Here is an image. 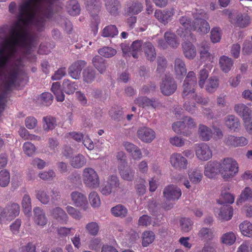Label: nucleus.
Instances as JSON below:
<instances>
[{
  "instance_id": "obj_1",
  "label": "nucleus",
  "mask_w": 252,
  "mask_h": 252,
  "mask_svg": "<svg viewBox=\"0 0 252 252\" xmlns=\"http://www.w3.org/2000/svg\"><path fill=\"white\" fill-rule=\"evenodd\" d=\"M21 72V68H0V78L3 79V88L0 89V114L5 108L7 92L15 86Z\"/></svg>"
},
{
  "instance_id": "obj_2",
  "label": "nucleus",
  "mask_w": 252,
  "mask_h": 252,
  "mask_svg": "<svg viewBox=\"0 0 252 252\" xmlns=\"http://www.w3.org/2000/svg\"><path fill=\"white\" fill-rule=\"evenodd\" d=\"M238 164L236 161L230 158H224L221 161L220 172L225 181L232 178L238 172Z\"/></svg>"
},
{
  "instance_id": "obj_3",
  "label": "nucleus",
  "mask_w": 252,
  "mask_h": 252,
  "mask_svg": "<svg viewBox=\"0 0 252 252\" xmlns=\"http://www.w3.org/2000/svg\"><path fill=\"white\" fill-rule=\"evenodd\" d=\"M84 184L90 188H95L99 185V178L97 172L92 168H85L83 171Z\"/></svg>"
},
{
  "instance_id": "obj_4",
  "label": "nucleus",
  "mask_w": 252,
  "mask_h": 252,
  "mask_svg": "<svg viewBox=\"0 0 252 252\" xmlns=\"http://www.w3.org/2000/svg\"><path fill=\"white\" fill-rule=\"evenodd\" d=\"M179 22L181 26L177 30V34L180 37L185 38L189 34L191 35L190 32L194 31V29L195 28L194 21H192L191 19L187 16H183L179 18Z\"/></svg>"
},
{
  "instance_id": "obj_5",
  "label": "nucleus",
  "mask_w": 252,
  "mask_h": 252,
  "mask_svg": "<svg viewBox=\"0 0 252 252\" xmlns=\"http://www.w3.org/2000/svg\"><path fill=\"white\" fill-rule=\"evenodd\" d=\"M177 89V84L174 79L170 76L165 75L160 84V90L162 94L169 96L173 94Z\"/></svg>"
},
{
  "instance_id": "obj_6",
  "label": "nucleus",
  "mask_w": 252,
  "mask_h": 252,
  "mask_svg": "<svg viewBox=\"0 0 252 252\" xmlns=\"http://www.w3.org/2000/svg\"><path fill=\"white\" fill-rule=\"evenodd\" d=\"M195 151L197 158L202 161L208 160L212 157V151L206 143L196 144Z\"/></svg>"
},
{
  "instance_id": "obj_7",
  "label": "nucleus",
  "mask_w": 252,
  "mask_h": 252,
  "mask_svg": "<svg viewBox=\"0 0 252 252\" xmlns=\"http://www.w3.org/2000/svg\"><path fill=\"white\" fill-rule=\"evenodd\" d=\"M86 64L87 63L83 60H78L75 62L68 67L69 75L74 79H79L81 76V71Z\"/></svg>"
},
{
  "instance_id": "obj_8",
  "label": "nucleus",
  "mask_w": 252,
  "mask_h": 252,
  "mask_svg": "<svg viewBox=\"0 0 252 252\" xmlns=\"http://www.w3.org/2000/svg\"><path fill=\"white\" fill-rule=\"evenodd\" d=\"M137 136L142 142L149 143L155 138L156 133L150 128L141 127L138 129Z\"/></svg>"
},
{
  "instance_id": "obj_9",
  "label": "nucleus",
  "mask_w": 252,
  "mask_h": 252,
  "mask_svg": "<svg viewBox=\"0 0 252 252\" xmlns=\"http://www.w3.org/2000/svg\"><path fill=\"white\" fill-rule=\"evenodd\" d=\"M181 194L180 189L174 185L168 186L163 190L164 197L168 200H178Z\"/></svg>"
},
{
  "instance_id": "obj_10",
  "label": "nucleus",
  "mask_w": 252,
  "mask_h": 252,
  "mask_svg": "<svg viewBox=\"0 0 252 252\" xmlns=\"http://www.w3.org/2000/svg\"><path fill=\"white\" fill-rule=\"evenodd\" d=\"M172 166L177 169H185L187 167L188 161L180 154H173L170 158Z\"/></svg>"
},
{
  "instance_id": "obj_11",
  "label": "nucleus",
  "mask_w": 252,
  "mask_h": 252,
  "mask_svg": "<svg viewBox=\"0 0 252 252\" xmlns=\"http://www.w3.org/2000/svg\"><path fill=\"white\" fill-rule=\"evenodd\" d=\"M118 169L121 177L126 181H132L135 178V170L127 164L118 165Z\"/></svg>"
},
{
  "instance_id": "obj_12",
  "label": "nucleus",
  "mask_w": 252,
  "mask_h": 252,
  "mask_svg": "<svg viewBox=\"0 0 252 252\" xmlns=\"http://www.w3.org/2000/svg\"><path fill=\"white\" fill-rule=\"evenodd\" d=\"M175 9L173 7L167 8L161 11L160 10H157L155 12V17L161 23L165 24L174 15Z\"/></svg>"
},
{
  "instance_id": "obj_13",
  "label": "nucleus",
  "mask_w": 252,
  "mask_h": 252,
  "mask_svg": "<svg viewBox=\"0 0 252 252\" xmlns=\"http://www.w3.org/2000/svg\"><path fill=\"white\" fill-rule=\"evenodd\" d=\"M225 126L230 130L237 132L240 130V122L239 119L234 115H228L224 119Z\"/></svg>"
},
{
  "instance_id": "obj_14",
  "label": "nucleus",
  "mask_w": 252,
  "mask_h": 252,
  "mask_svg": "<svg viewBox=\"0 0 252 252\" xmlns=\"http://www.w3.org/2000/svg\"><path fill=\"white\" fill-rule=\"evenodd\" d=\"M220 169V162L216 161L209 162L205 167L204 175L209 178L215 177Z\"/></svg>"
},
{
  "instance_id": "obj_15",
  "label": "nucleus",
  "mask_w": 252,
  "mask_h": 252,
  "mask_svg": "<svg viewBox=\"0 0 252 252\" xmlns=\"http://www.w3.org/2000/svg\"><path fill=\"white\" fill-rule=\"evenodd\" d=\"M105 6L108 12L111 15L116 16L119 14L121 5L119 0H103Z\"/></svg>"
},
{
  "instance_id": "obj_16",
  "label": "nucleus",
  "mask_w": 252,
  "mask_h": 252,
  "mask_svg": "<svg viewBox=\"0 0 252 252\" xmlns=\"http://www.w3.org/2000/svg\"><path fill=\"white\" fill-rule=\"evenodd\" d=\"M94 66L100 74H104L108 66L107 61L100 56L96 55L92 59Z\"/></svg>"
},
{
  "instance_id": "obj_17",
  "label": "nucleus",
  "mask_w": 252,
  "mask_h": 252,
  "mask_svg": "<svg viewBox=\"0 0 252 252\" xmlns=\"http://www.w3.org/2000/svg\"><path fill=\"white\" fill-rule=\"evenodd\" d=\"M183 54L189 60H192L196 55L195 46L190 42H184L182 44Z\"/></svg>"
},
{
  "instance_id": "obj_18",
  "label": "nucleus",
  "mask_w": 252,
  "mask_h": 252,
  "mask_svg": "<svg viewBox=\"0 0 252 252\" xmlns=\"http://www.w3.org/2000/svg\"><path fill=\"white\" fill-rule=\"evenodd\" d=\"M70 195L73 204L76 207H84L87 204V197L82 193L75 191H73Z\"/></svg>"
},
{
  "instance_id": "obj_19",
  "label": "nucleus",
  "mask_w": 252,
  "mask_h": 252,
  "mask_svg": "<svg viewBox=\"0 0 252 252\" xmlns=\"http://www.w3.org/2000/svg\"><path fill=\"white\" fill-rule=\"evenodd\" d=\"M142 51L144 53L146 59L150 62H153L156 57L155 48L152 43L149 41L144 42Z\"/></svg>"
},
{
  "instance_id": "obj_20",
  "label": "nucleus",
  "mask_w": 252,
  "mask_h": 252,
  "mask_svg": "<svg viewBox=\"0 0 252 252\" xmlns=\"http://www.w3.org/2000/svg\"><path fill=\"white\" fill-rule=\"evenodd\" d=\"M53 217L59 222L66 224L68 221V216L65 211L60 207L54 208L51 212Z\"/></svg>"
},
{
  "instance_id": "obj_21",
  "label": "nucleus",
  "mask_w": 252,
  "mask_h": 252,
  "mask_svg": "<svg viewBox=\"0 0 252 252\" xmlns=\"http://www.w3.org/2000/svg\"><path fill=\"white\" fill-rule=\"evenodd\" d=\"M86 8L92 16H97L101 7L99 0H86Z\"/></svg>"
},
{
  "instance_id": "obj_22",
  "label": "nucleus",
  "mask_w": 252,
  "mask_h": 252,
  "mask_svg": "<svg viewBox=\"0 0 252 252\" xmlns=\"http://www.w3.org/2000/svg\"><path fill=\"white\" fill-rule=\"evenodd\" d=\"M233 215V209L228 204L223 205L220 209L218 217L222 220H230Z\"/></svg>"
},
{
  "instance_id": "obj_23",
  "label": "nucleus",
  "mask_w": 252,
  "mask_h": 252,
  "mask_svg": "<svg viewBox=\"0 0 252 252\" xmlns=\"http://www.w3.org/2000/svg\"><path fill=\"white\" fill-rule=\"evenodd\" d=\"M174 69L177 78H181L187 73V69L183 60L176 58L174 62Z\"/></svg>"
},
{
  "instance_id": "obj_24",
  "label": "nucleus",
  "mask_w": 252,
  "mask_h": 252,
  "mask_svg": "<svg viewBox=\"0 0 252 252\" xmlns=\"http://www.w3.org/2000/svg\"><path fill=\"white\" fill-rule=\"evenodd\" d=\"M34 218L36 223L39 225H44L47 222L45 212L40 208L36 207L33 209Z\"/></svg>"
},
{
  "instance_id": "obj_25",
  "label": "nucleus",
  "mask_w": 252,
  "mask_h": 252,
  "mask_svg": "<svg viewBox=\"0 0 252 252\" xmlns=\"http://www.w3.org/2000/svg\"><path fill=\"white\" fill-rule=\"evenodd\" d=\"M137 103L142 107H151L156 108L159 105V102L156 99H149L147 97H140L136 100Z\"/></svg>"
},
{
  "instance_id": "obj_26",
  "label": "nucleus",
  "mask_w": 252,
  "mask_h": 252,
  "mask_svg": "<svg viewBox=\"0 0 252 252\" xmlns=\"http://www.w3.org/2000/svg\"><path fill=\"white\" fill-rule=\"evenodd\" d=\"M65 7L67 13L71 16H76L80 12V7L76 0H69Z\"/></svg>"
},
{
  "instance_id": "obj_27",
  "label": "nucleus",
  "mask_w": 252,
  "mask_h": 252,
  "mask_svg": "<svg viewBox=\"0 0 252 252\" xmlns=\"http://www.w3.org/2000/svg\"><path fill=\"white\" fill-rule=\"evenodd\" d=\"M234 110L237 114L242 116L243 121L251 118V110L244 104H239L234 107Z\"/></svg>"
},
{
  "instance_id": "obj_28",
  "label": "nucleus",
  "mask_w": 252,
  "mask_h": 252,
  "mask_svg": "<svg viewBox=\"0 0 252 252\" xmlns=\"http://www.w3.org/2000/svg\"><path fill=\"white\" fill-rule=\"evenodd\" d=\"M219 63L221 69L225 73L228 72L233 65L232 60L225 56H222L219 60Z\"/></svg>"
},
{
  "instance_id": "obj_29",
  "label": "nucleus",
  "mask_w": 252,
  "mask_h": 252,
  "mask_svg": "<svg viewBox=\"0 0 252 252\" xmlns=\"http://www.w3.org/2000/svg\"><path fill=\"white\" fill-rule=\"evenodd\" d=\"M96 73L92 67H88L82 72L83 80L87 84L92 83L95 79Z\"/></svg>"
},
{
  "instance_id": "obj_30",
  "label": "nucleus",
  "mask_w": 252,
  "mask_h": 252,
  "mask_svg": "<svg viewBox=\"0 0 252 252\" xmlns=\"http://www.w3.org/2000/svg\"><path fill=\"white\" fill-rule=\"evenodd\" d=\"M250 17L247 15L239 13L235 16L234 23L240 28H245L250 24Z\"/></svg>"
},
{
  "instance_id": "obj_31",
  "label": "nucleus",
  "mask_w": 252,
  "mask_h": 252,
  "mask_svg": "<svg viewBox=\"0 0 252 252\" xmlns=\"http://www.w3.org/2000/svg\"><path fill=\"white\" fill-rule=\"evenodd\" d=\"M57 126L55 118L51 116H47L43 118V128L44 130L48 131L55 128Z\"/></svg>"
},
{
  "instance_id": "obj_32",
  "label": "nucleus",
  "mask_w": 252,
  "mask_h": 252,
  "mask_svg": "<svg viewBox=\"0 0 252 252\" xmlns=\"http://www.w3.org/2000/svg\"><path fill=\"white\" fill-rule=\"evenodd\" d=\"M8 220H12L18 216L20 212L19 205L17 203H11L5 207Z\"/></svg>"
},
{
  "instance_id": "obj_33",
  "label": "nucleus",
  "mask_w": 252,
  "mask_h": 252,
  "mask_svg": "<svg viewBox=\"0 0 252 252\" xmlns=\"http://www.w3.org/2000/svg\"><path fill=\"white\" fill-rule=\"evenodd\" d=\"M164 37L167 43L172 48H176L179 45V42L175 33L171 32H166L164 34Z\"/></svg>"
},
{
  "instance_id": "obj_34",
  "label": "nucleus",
  "mask_w": 252,
  "mask_h": 252,
  "mask_svg": "<svg viewBox=\"0 0 252 252\" xmlns=\"http://www.w3.org/2000/svg\"><path fill=\"white\" fill-rule=\"evenodd\" d=\"M198 131L200 138L203 141H208L212 137V130L205 125H200Z\"/></svg>"
},
{
  "instance_id": "obj_35",
  "label": "nucleus",
  "mask_w": 252,
  "mask_h": 252,
  "mask_svg": "<svg viewBox=\"0 0 252 252\" xmlns=\"http://www.w3.org/2000/svg\"><path fill=\"white\" fill-rule=\"evenodd\" d=\"M119 33L117 27L114 25L106 26L102 30L101 35L105 37H114Z\"/></svg>"
},
{
  "instance_id": "obj_36",
  "label": "nucleus",
  "mask_w": 252,
  "mask_h": 252,
  "mask_svg": "<svg viewBox=\"0 0 252 252\" xmlns=\"http://www.w3.org/2000/svg\"><path fill=\"white\" fill-rule=\"evenodd\" d=\"M77 85L75 82H71L68 79H64L63 83V91L68 94L74 93L77 89Z\"/></svg>"
},
{
  "instance_id": "obj_37",
  "label": "nucleus",
  "mask_w": 252,
  "mask_h": 252,
  "mask_svg": "<svg viewBox=\"0 0 252 252\" xmlns=\"http://www.w3.org/2000/svg\"><path fill=\"white\" fill-rule=\"evenodd\" d=\"M86 163V159L85 157L81 154L72 158L70 161L71 165L75 168H80L84 166Z\"/></svg>"
},
{
  "instance_id": "obj_38",
  "label": "nucleus",
  "mask_w": 252,
  "mask_h": 252,
  "mask_svg": "<svg viewBox=\"0 0 252 252\" xmlns=\"http://www.w3.org/2000/svg\"><path fill=\"white\" fill-rule=\"evenodd\" d=\"M194 25L195 28L194 29V31L203 33H207L210 31V27L206 19L198 21L197 22H194Z\"/></svg>"
},
{
  "instance_id": "obj_39",
  "label": "nucleus",
  "mask_w": 252,
  "mask_h": 252,
  "mask_svg": "<svg viewBox=\"0 0 252 252\" xmlns=\"http://www.w3.org/2000/svg\"><path fill=\"white\" fill-rule=\"evenodd\" d=\"M198 236L201 240L208 241L212 240L214 237L213 230L209 228L202 227L198 233Z\"/></svg>"
},
{
  "instance_id": "obj_40",
  "label": "nucleus",
  "mask_w": 252,
  "mask_h": 252,
  "mask_svg": "<svg viewBox=\"0 0 252 252\" xmlns=\"http://www.w3.org/2000/svg\"><path fill=\"white\" fill-rule=\"evenodd\" d=\"M239 228L243 235L252 238V224L250 221H243L239 225Z\"/></svg>"
},
{
  "instance_id": "obj_41",
  "label": "nucleus",
  "mask_w": 252,
  "mask_h": 252,
  "mask_svg": "<svg viewBox=\"0 0 252 252\" xmlns=\"http://www.w3.org/2000/svg\"><path fill=\"white\" fill-rule=\"evenodd\" d=\"M144 42L141 40H136L132 42L131 45V55L135 59L138 58V52L143 48Z\"/></svg>"
},
{
  "instance_id": "obj_42",
  "label": "nucleus",
  "mask_w": 252,
  "mask_h": 252,
  "mask_svg": "<svg viewBox=\"0 0 252 252\" xmlns=\"http://www.w3.org/2000/svg\"><path fill=\"white\" fill-rule=\"evenodd\" d=\"M22 206L25 214L28 216L31 215L32 211L31 199L28 194H25L23 196Z\"/></svg>"
},
{
  "instance_id": "obj_43",
  "label": "nucleus",
  "mask_w": 252,
  "mask_h": 252,
  "mask_svg": "<svg viewBox=\"0 0 252 252\" xmlns=\"http://www.w3.org/2000/svg\"><path fill=\"white\" fill-rule=\"evenodd\" d=\"M182 96L184 99L194 97V87L190 86V85L186 83H183Z\"/></svg>"
},
{
  "instance_id": "obj_44",
  "label": "nucleus",
  "mask_w": 252,
  "mask_h": 252,
  "mask_svg": "<svg viewBox=\"0 0 252 252\" xmlns=\"http://www.w3.org/2000/svg\"><path fill=\"white\" fill-rule=\"evenodd\" d=\"M200 59L203 61L210 60V54L209 52V46L206 42H203L201 44L199 50Z\"/></svg>"
},
{
  "instance_id": "obj_45",
  "label": "nucleus",
  "mask_w": 252,
  "mask_h": 252,
  "mask_svg": "<svg viewBox=\"0 0 252 252\" xmlns=\"http://www.w3.org/2000/svg\"><path fill=\"white\" fill-rule=\"evenodd\" d=\"M98 53L104 57L111 58L116 54L117 51L112 47L105 46L98 49Z\"/></svg>"
},
{
  "instance_id": "obj_46",
  "label": "nucleus",
  "mask_w": 252,
  "mask_h": 252,
  "mask_svg": "<svg viewBox=\"0 0 252 252\" xmlns=\"http://www.w3.org/2000/svg\"><path fill=\"white\" fill-rule=\"evenodd\" d=\"M155 239V234L151 231L143 232L142 236V246L144 247L148 246L152 243Z\"/></svg>"
},
{
  "instance_id": "obj_47",
  "label": "nucleus",
  "mask_w": 252,
  "mask_h": 252,
  "mask_svg": "<svg viewBox=\"0 0 252 252\" xmlns=\"http://www.w3.org/2000/svg\"><path fill=\"white\" fill-rule=\"evenodd\" d=\"M112 213L116 217H125L127 213V209L122 205H118L112 208Z\"/></svg>"
},
{
  "instance_id": "obj_48",
  "label": "nucleus",
  "mask_w": 252,
  "mask_h": 252,
  "mask_svg": "<svg viewBox=\"0 0 252 252\" xmlns=\"http://www.w3.org/2000/svg\"><path fill=\"white\" fill-rule=\"evenodd\" d=\"M234 201V196L228 192H222L221 197L217 202L220 204L226 205L227 204H232Z\"/></svg>"
},
{
  "instance_id": "obj_49",
  "label": "nucleus",
  "mask_w": 252,
  "mask_h": 252,
  "mask_svg": "<svg viewBox=\"0 0 252 252\" xmlns=\"http://www.w3.org/2000/svg\"><path fill=\"white\" fill-rule=\"evenodd\" d=\"M143 9V5L141 3L136 1L133 2L128 7L127 12L129 14L133 15L140 13Z\"/></svg>"
},
{
  "instance_id": "obj_50",
  "label": "nucleus",
  "mask_w": 252,
  "mask_h": 252,
  "mask_svg": "<svg viewBox=\"0 0 252 252\" xmlns=\"http://www.w3.org/2000/svg\"><path fill=\"white\" fill-rule=\"evenodd\" d=\"M252 198V190L249 187H246L243 190L237 201V203H241Z\"/></svg>"
},
{
  "instance_id": "obj_51",
  "label": "nucleus",
  "mask_w": 252,
  "mask_h": 252,
  "mask_svg": "<svg viewBox=\"0 0 252 252\" xmlns=\"http://www.w3.org/2000/svg\"><path fill=\"white\" fill-rule=\"evenodd\" d=\"M219 86V80L216 77H210L206 86V91L209 93H213Z\"/></svg>"
},
{
  "instance_id": "obj_52",
  "label": "nucleus",
  "mask_w": 252,
  "mask_h": 252,
  "mask_svg": "<svg viewBox=\"0 0 252 252\" xmlns=\"http://www.w3.org/2000/svg\"><path fill=\"white\" fill-rule=\"evenodd\" d=\"M106 183L113 189L114 192L119 188L120 185L119 177L114 175L109 176Z\"/></svg>"
},
{
  "instance_id": "obj_53",
  "label": "nucleus",
  "mask_w": 252,
  "mask_h": 252,
  "mask_svg": "<svg viewBox=\"0 0 252 252\" xmlns=\"http://www.w3.org/2000/svg\"><path fill=\"white\" fill-rule=\"evenodd\" d=\"M221 242L227 245H232L236 240V237L233 232L223 234L221 237Z\"/></svg>"
},
{
  "instance_id": "obj_54",
  "label": "nucleus",
  "mask_w": 252,
  "mask_h": 252,
  "mask_svg": "<svg viewBox=\"0 0 252 252\" xmlns=\"http://www.w3.org/2000/svg\"><path fill=\"white\" fill-rule=\"evenodd\" d=\"M167 67V60L163 57L157 58V68L156 71L159 74H163Z\"/></svg>"
},
{
  "instance_id": "obj_55",
  "label": "nucleus",
  "mask_w": 252,
  "mask_h": 252,
  "mask_svg": "<svg viewBox=\"0 0 252 252\" xmlns=\"http://www.w3.org/2000/svg\"><path fill=\"white\" fill-rule=\"evenodd\" d=\"M190 181L193 184H196L202 180V174L201 171L195 169L189 173Z\"/></svg>"
},
{
  "instance_id": "obj_56",
  "label": "nucleus",
  "mask_w": 252,
  "mask_h": 252,
  "mask_svg": "<svg viewBox=\"0 0 252 252\" xmlns=\"http://www.w3.org/2000/svg\"><path fill=\"white\" fill-rule=\"evenodd\" d=\"M85 229L89 234L96 236L98 232L99 227L96 222H91L86 224Z\"/></svg>"
},
{
  "instance_id": "obj_57",
  "label": "nucleus",
  "mask_w": 252,
  "mask_h": 252,
  "mask_svg": "<svg viewBox=\"0 0 252 252\" xmlns=\"http://www.w3.org/2000/svg\"><path fill=\"white\" fill-rule=\"evenodd\" d=\"M10 182V174L6 170H2L0 171V186L5 187L8 186Z\"/></svg>"
},
{
  "instance_id": "obj_58",
  "label": "nucleus",
  "mask_w": 252,
  "mask_h": 252,
  "mask_svg": "<svg viewBox=\"0 0 252 252\" xmlns=\"http://www.w3.org/2000/svg\"><path fill=\"white\" fill-rule=\"evenodd\" d=\"M89 199L93 207L96 208L99 206L100 199L98 193L96 191H92L90 193Z\"/></svg>"
},
{
  "instance_id": "obj_59",
  "label": "nucleus",
  "mask_w": 252,
  "mask_h": 252,
  "mask_svg": "<svg viewBox=\"0 0 252 252\" xmlns=\"http://www.w3.org/2000/svg\"><path fill=\"white\" fill-rule=\"evenodd\" d=\"M180 223L183 232H189L192 228V222L189 218H182L180 220Z\"/></svg>"
},
{
  "instance_id": "obj_60",
  "label": "nucleus",
  "mask_w": 252,
  "mask_h": 252,
  "mask_svg": "<svg viewBox=\"0 0 252 252\" xmlns=\"http://www.w3.org/2000/svg\"><path fill=\"white\" fill-rule=\"evenodd\" d=\"M192 15L194 18V21L197 22L198 21L207 19L208 18V15L203 10L201 9H195V10L192 12Z\"/></svg>"
},
{
  "instance_id": "obj_61",
  "label": "nucleus",
  "mask_w": 252,
  "mask_h": 252,
  "mask_svg": "<svg viewBox=\"0 0 252 252\" xmlns=\"http://www.w3.org/2000/svg\"><path fill=\"white\" fill-rule=\"evenodd\" d=\"M36 196V198L42 204H47L49 202V196L47 194V192L44 190H38Z\"/></svg>"
},
{
  "instance_id": "obj_62",
  "label": "nucleus",
  "mask_w": 252,
  "mask_h": 252,
  "mask_svg": "<svg viewBox=\"0 0 252 252\" xmlns=\"http://www.w3.org/2000/svg\"><path fill=\"white\" fill-rule=\"evenodd\" d=\"M197 79L195 73L193 71H189L184 80V83L190 85V86L195 87L196 85Z\"/></svg>"
},
{
  "instance_id": "obj_63",
  "label": "nucleus",
  "mask_w": 252,
  "mask_h": 252,
  "mask_svg": "<svg viewBox=\"0 0 252 252\" xmlns=\"http://www.w3.org/2000/svg\"><path fill=\"white\" fill-rule=\"evenodd\" d=\"M209 72L208 70L205 68H203L200 70L199 74V85L200 88L204 87L205 82L207 78L208 77Z\"/></svg>"
},
{
  "instance_id": "obj_64",
  "label": "nucleus",
  "mask_w": 252,
  "mask_h": 252,
  "mask_svg": "<svg viewBox=\"0 0 252 252\" xmlns=\"http://www.w3.org/2000/svg\"><path fill=\"white\" fill-rule=\"evenodd\" d=\"M23 150L27 156H31L34 153L35 147L31 142H28L24 144Z\"/></svg>"
}]
</instances>
